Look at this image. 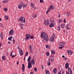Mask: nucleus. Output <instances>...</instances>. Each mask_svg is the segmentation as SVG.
<instances>
[{
	"label": "nucleus",
	"mask_w": 74,
	"mask_h": 74,
	"mask_svg": "<svg viewBox=\"0 0 74 74\" xmlns=\"http://www.w3.org/2000/svg\"><path fill=\"white\" fill-rule=\"evenodd\" d=\"M19 60H18L17 61V65L18 64H19Z\"/></svg>",
	"instance_id": "603ef678"
},
{
	"label": "nucleus",
	"mask_w": 74,
	"mask_h": 74,
	"mask_svg": "<svg viewBox=\"0 0 74 74\" xmlns=\"http://www.w3.org/2000/svg\"><path fill=\"white\" fill-rule=\"evenodd\" d=\"M30 60H31V57L30 56L27 59V62L28 63L29 62H30L29 61H30Z\"/></svg>",
	"instance_id": "6ab92c4d"
},
{
	"label": "nucleus",
	"mask_w": 74,
	"mask_h": 74,
	"mask_svg": "<svg viewBox=\"0 0 74 74\" xmlns=\"http://www.w3.org/2000/svg\"><path fill=\"white\" fill-rule=\"evenodd\" d=\"M19 25H20L21 26H24V24L22 23H19Z\"/></svg>",
	"instance_id": "2f4dec72"
},
{
	"label": "nucleus",
	"mask_w": 74,
	"mask_h": 74,
	"mask_svg": "<svg viewBox=\"0 0 74 74\" xmlns=\"http://www.w3.org/2000/svg\"><path fill=\"white\" fill-rule=\"evenodd\" d=\"M44 24L45 26H48L49 25V22L48 20H46L45 21H44Z\"/></svg>",
	"instance_id": "39448f33"
},
{
	"label": "nucleus",
	"mask_w": 74,
	"mask_h": 74,
	"mask_svg": "<svg viewBox=\"0 0 74 74\" xmlns=\"http://www.w3.org/2000/svg\"><path fill=\"white\" fill-rule=\"evenodd\" d=\"M50 21L51 23L50 25V27H52L54 26H55V20H53V18L52 17L50 18Z\"/></svg>",
	"instance_id": "f03ea898"
},
{
	"label": "nucleus",
	"mask_w": 74,
	"mask_h": 74,
	"mask_svg": "<svg viewBox=\"0 0 74 74\" xmlns=\"http://www.w3.org/2000/svg\"><path fill=\"white\" fill-rule=\"evenodd\" d=\"M66 15H68V16H70V15H71V14L69 12L66 13Z\"/></svg>",
	"instance_id": "412c9836"
},
{
	"label": "nucleus",
	"mask_w": 74,
	"mask_h": 74,
	"mask_svg": "<svg viewBox=\"0 0 74 74\" xmlns=\"http://www.w3.org/2000/svg\"><path fill=\"white\" fill-rule=\"evenodd\" d=\"M25 67H22V70L23 71V72H24V71H25Z\"/></svg>",
	"instance_id": "c85d7f7f"
},
{
	"label": "nucleus",
	"mask_w": 74,
	"mask_h": 74,
	"mask_svg": "<svg viewBox=\"0 0 74 74\" xmlns=\"http://www.w3.org/2000/svg\"><path fill=\"white\" fill-rule=\"evenodd\" d=\"M21 29H22V30H23V27L22 26H21Z\"/></svg>",
	"instance_id": "3c124183"
},
{
	"label": "nucleus",
	"mask_w": 74,
	"mask_h": 74,
	"mask_svg": "<svg viewBox=\"0 0 74 74\" xmlns=\"http://www.w3.org/2000/svg\"><path fill=\"white\" fill-rule=\"evenodd\" d=\"M67 53H68L69 55H71L72 53H73L72 52V51H71V50H67Z\"/></svg>",
	"instance_id": "ddd939ff"
},
{
	"label": "nucleus",
	"mask_w": 74,
	"mask_h": 74,
	"mask_svg": "<svg viewBox=\"0 0 74 74\" xmlns=\"http://www.w3.org/2000/svg\"><path fill=\"white\" fill-rule=\"evenodd\" d=\"M22 67H25V66H24V64H23V65H22Z\"/></svg>",
	"instance_id": "052dcab7"
},
{
	"label": "nucleus",
	"mask_w": 74,
	"mask_h": 74,
	"mask_svg": "<svg viewBox=\"0 0 74 74\" xmlns=\"http://www.w3.org/2000/svg\"><path fill=\"white\" fill-rule=\"evenodd\" d=\"M51 53L52 54H53V55H54V54H55V51L53 50H52L51 51Z\"/></svg>",
	"instance_id": "b1692460"
},
{
	"label": "nucleus",
	"mask_w": 74,
	"mask_h": 74,
	"mask_svg": "<svg viewBox=\"0 0 74 74\" xmlns=\"http://www.w3.org/2000/svg\"><path fill=\"white\" fill-rule=\"evenodd\" d=\"M66 74H69V72L66 71Z\"/></svg>",
	"instance_id": "e2e57ef3"
},
{
	"label": "nucleus",
	"mask_w": 74,
	"mask_h": 74,
	"mask_svg": "<svg viewBox=\"0 0 74 74\" xmlns=\"http://www.w3.org/2000/svg\"><path fill=\"white\" fill-rule=\"evenodd\" d=\"M40 37L44 40H42V42H44V41L45 43H47V41L49 40V38H48V35H47L44 32H42L41 35H40Z\"/></svg>",
	"instance_id": "f257e3e1"
},
{
	"label": "nucleus",
	"mask_w": 74,
	"mask_h": 74,
	"mask_svg": "<svg viewBox=\"0 0 74 74\" xmlns=\"http://www.w3.org/2000/svg\"><path fill=\"white\" fill-rule=\"evenodd\" d=\"M3 2L4 3H8V0H5V1H3Z\"/></svg>",
	"instance_id": "a878e982"
},
{
	"label": "nucleus",
	"mask_w": 74,
	"mask_h": 74,
	"mask_svg": "<svg viewBox=\"0 0 74 74\" xmlns=\"http://www.w3.org/2000/svg\"><path fill=\"white\" fill-rule=\"evenodd\" d=\"M52 9V10H55V7H54V6H53Z\"/></svg>",
	"instance_id": "de8ad7c7"
},
{
	"label": "nucleus",
	"mask_w": 74,
	"mask_h": 74,
	"mask_svg": "<svg viewBox=\"0 0 74 74\" xmlns=\"http://www.w3.org/2000/svg\"><path fill=\"white\" fill-rule=\"evenodd\" d=\"M34 17V18H36V17H37V15L36 14H35Z\"/></svg>",
	"instance_id": "8fccbe9b"
},
{
	"label": "nucleus",
	"mask_w": 74,
	"mask_h": 74,
	"mask_svg": "<svg viewBox=\"0 0 74 74\" xmlns=\"http://www.w3.org/2000/svg\"><path fill=\"white\" fill-rule=\"evenodd\" d=\"M30 74H33V72H31Z\"/></svg>",
	"instance_id": "774afa93"
},
{
	"label": "nucleus",
	"mask_w": 74,
	"mask_h": 74,
	"mask_svg": "<svg viewBox=\"0 0 74 74\" xmlns=\"http://www.w3.org/2000/svg\"><path fill=\"white\" fill-rule=\"evenodd\" d=\"M53 73H54V74H56V72L57 71L56 70V69H55L54 70H53Z\"/></svg>",
	"instance_id": "aec40b11"
},
{
	"label": "nucleus",
	"mask_w": 74,
	"mask_h": 74,
	"mask_svg": "<svg viewBox=\"0 0 74 74\" xmlns=\"http://www.w3.org/2000/svg\"><path fill=\"white\" fill-rule=\"evenodd\" d=\"M50 39V41H54V37H51Z\"/></svg>",
	"instance_id": "f3484780"
},
{
	"label": "nucleus",
	"mask_w": 74,
	"mask_h": 74,
	"mask_svg": "<svg viewBox=\"0 0 74 74\" xmlns=\"http://www.w3.org/2000/svg\"><path fill=\"white\" fill-rule=\"evenodd\" d=\"M60 25H59L57 27L59 31H60Z\"/></svg>",
	"instance_id": "5701e85b"
},
{
	"label": "nucleus",
	"mask_w": 74,
	"mask_h": 74,
	"mask_svg": "<svg viewBox=\"0 0 74 74\" xmlns=\"http://www.w3.org/2000/svg\"><path fill=\"white\" fill-rule=\"evenodd\" d=\"M45 72L46 74H49L50 73V72H49V71L47 70H45Z\"/></svg>",
	"instance_id": "dca6fc26"
},
{
	"label": "nucleus",
	"mask_w": 74,
	"mask_h": 74,
	"mask_svg": "<svg viewBox=\"0 0 74 74\" xmlns=\"http://www.w3.org/2000/svg\"><path fill=\"white\" fill-rule=\"evenodd\" d=\"M3 10L4 11H8V9H7V8H4L3 9Z\"/></svg>",
	"instance_id": "bb28decb"
},
{
	"label": "nucleus",
	"mask_w": 74,
	"mask_h": 74,
	"mask_svg": "<svg viewBox=\"0 0 74 74\" xmlns=\"http://www.w3.org/2000/svg\"><path fill=\"white\" fill-rule=\"evenodd\" d=\"M60 26H61L62 28H63V27H64V25L61 24V25H60Z\"/></svg>",
	"instance_id": "c756f323"
},
{
	"label": "nucleus",
	"mask_w": 74,
	"mask_h": 74,
	"mask_svg": "<svg viewBox=\"0 0 74 74\" xmlns=\"http://www.w3.org/2000/svg\"><path fill=\"white\" fill-rule=\"evenodd\" d=\"M60 22H61V20H60L59 23H60Z\"/></svg>",
	"instance_id": "0e129e2a"
},
{
	"label": "nucleus",
	"mask_w": 74,
	"mask_h": 74,
	"mask_svg": "<svg viewBox=\"0 0 74 74\" xmlns=\"http://www.w3.org/2000/svg\"><path fill=\"white\" fill-rule=\"evenodd\" d=\"M31 5H34V4H33V3H31Z\"/></svg>",
	"instance_id": "6e6d98bb"
},
{
	"label": "nucleus",
	"mask_w": 74,
	"mask_h": 74,
	"mask_svg": "<svg viewBox=\"0 0 74 74\" xmlns=\"http://www.w3.org/2000/svg\"><path fill=\"white\" fill-rule=\"evenodd\" d=\"M20 51H19L20 55L21 56H22V55H23V51H22V49H19Z\"/></svg>",
	"instance_id": "9b49d317"
},
{
	"label": "nucleus",
	"mask_w": 74,
	"mask_h": 74,
	"mask_svg": "<svg viewBox=\"0 0 74 74\" xmlns=\"http://www.w3.org/2000/svg\"><path fill=\"white\" fill-rule=\"evenodd\" d=\"M59 45L61 47H64L65 45V43L63 42H60L59 43Z\"/></svg>",
	"instance_id": "6e6552de"
},
{
	"label": "nucleus",
	"mask_w": 74,
	"mask_h": 74,
	"mask_svg": "<svg viewBox=\"0 0 74 74\" xmlns=\"http://www.w3.org/2000/svg\"><path fill=\"white\" fill-rule=\"evenodd\" d=\"M0 26L1 27H3V24H2V23H0Z\"/></svg>",
	"instance_id": "f704fd0d"
},
{
	"label": "nucleus",
	"mask_w": 74,
	"mask_h": 74,
	"mask_svg": "<svg viewBox=\"0 0 74 74\" xmlns=\"http://www.w3.org/2000/svg\"><path fill=\"white\" fill-rule=\"evenodd\" d=\"M18 21H21L22 22H23V23H25V19L23 17H21L19 18Z\"/></svg>",
	"instance_id": "20e7f679"
},
{
	"label": "nucleus",
	"mask_w": 74,
	"mask_h": 74,
	"mask_svg": "<svg viewBox=\"0 0 74 74\" xmlns=\"http://www.w3.org/2000/svg\"><path fill=\"white\" fill-rule=\"evenodd\" d=\"M8 42V44H11V42Z\"/></svg>",
	"instance_id": "69168bd1"
},
{
	"label": "nucleus",
	"mask_w": 74,
	"mask_h": 74,
	"mask_svg": "<svg viewBox=\"0 0 74 74\" xmlns=\"http://www.w3.org/2000/svg\"><path fill=\"white\" fill-rule=\"evenodd\" d=\"M64 22V23H66V19H64V20L63 21Z\"/></svg>",
	"instance_id": "37998d69"
},
{
	"label": "nucleus",
	"mask_w": 74,
	"mask_h": 74,
	"mask_svg": "<svg viewBox=\"0 0 74 74\" xmlns=\"http://www.w3.org/2000/svg\"><path fill=\"white\" fill-rule=\"evenodd\" d=\"M5 19L6 20H8V16H5Z\"/></svg>",
	"instance_id": "473e14b6"
},
{
	"label": "nucleus",
	"mask_w": 74,
	"mask_h": 74,
	"mask_svg": "<svg viewBox=\"0 0 74 74\" xmlns=\"http://www.w3.org/2000/svg\"><path fill=\"white\" fill-rule=\"evenodd\" d=\"M34 70L35 71H36V72L37 71V68H34Z\"/></svg>",
	"instance_id": "72a5a7b5"
},
{
	"label": "nucleus",
	"mask_w": 74,
	"mask_h": 74,
	"mask_svg": "<svg viewBox=\"0 0 74 74\" xmlns=\"http://www.w3.org/2000/svg\"><path fill=\"white\" fill-rule=\"evenodd\" d=\"M40 3H43V0H40Z\"/></svg>",
	"instance_id": "79ce46f5"
},
{
	"label": "nucleus",
	"mask_w": 74,
	"mask_h": 74,
	"mask_svg": "<svg viewBox=\"0 0 74 74\" xmlns=\"http://www.w3.org/2000/svg\"><path fill=\"white\" fill-rule=\"evenodd\" d=\"M65 68L66 69H67V68H69V63H67L65 64Z\"/></svg>",
	"instance_id": "4468645a"
},
{
	"label": "nucleus",
	"mask_w": 74,
	"mask_h": 74,
	"mask_svg": "<svg viewBox=\"0 0 74 74\" xmlns=\"http://www.w3.org/2000/svg\"><path fill=\"white\" fill-rule=\"evenodd\" d=\"M14 33V30L12 29L9 32V36H11L13 35Z\"/></svg>",
	"instance_id": "0eeeda50"
},
{
	"label": "nucleus",
	"mask_w": 74,
	"mask_h": 74,
	"mask_svg": "<svg viewBox=\"0 0 74 74\" xmlns=\"http://www.w3.org/2000/svg\"><path fill=\"white\" fill-rule=\"evenodd\" d=\"M53 61H54V59L53 58H51V62H53Z\"/></svg>",
	"instance_id": "e433bc0d"
},
{
	"label": "nucleus",
	"mask_w": 74,
	"mask_h": 74,
	"mask_svg": "<svg viewBox=\"0 0 74 74\" xmlns=\"http://www.w3.org/2000/svg\"><path fill=\"white\" fill-rule=\"evenodd\" d=\"M64 60H67V58H66V57H64V58H63Z\"/></svg>",
	"instance_id": "5fc2aeb1"
},
{
	"label": "nucleus",
	"mask_w": 74,
	"mask_h": 74,
	"mask_svg": "<svg viewBox=\"0 0 74 74\" xmlns=\"http://www.w3.org/2000/svg\"><path fill=\"white\" fill-rule=\"evenodd\" d=\"M2 58L3 60H4L5 59V57L4 56H3Z\"/></svg>",
	"instance_id": "393cba45"
},
{
	"label": "nucleus",
	"mask_w": 74,
	"mask_h": 74,
	"mask_svg": "<svg viewBox=\"0 0 74 74\" xmlns=\"http://www.w3.org/2000/svg\"><path fill=\"white\" fill-rule=\"evenodd\" d=\"M41 67L42 70H44V66L43 65Z\"/></svg>",
	"instance_id": "09e8293b"
},
{
	"label": "nucleus",
	"mask_w": 74,
	"mask_h": 74,
	"mask_svg": "<svg viewBox=\"0 0 74 74\" xmlns=\"http://www.w3.org/2000/svg\"><path fill=\"white\" fill-rule=\"evenodd\" d=\"M46 55L47 56H49V53L48 52H47Z\"/></svg>",
	"instance_id": "7c9ffc66"
},
{
	"label": "nucleus",
	"mask_w": 74,
	"mask_h": 74,
	"mask_svg": "<svg viewBox=\"0 0 74 74\" xmlns=\"http://www.w3.org/2000/svg\"><path fill=\"white\" fill-rule=\"evenodd\" d=\"M47 64L48 66H50V65H51V63H50V62H49L48 63H47Z\"/></svg>",
	"instance_id": "58836bf2"
},
{
	"label": "nucleus",
	"mask_w": 74,
	"mask_h": 74,
	"mask_svg": "<svg viewBox=\"0 0 74 74\" xmlns=\"http://www.w3.org/2000/svg\"><path fill=\"white\" fill-rule=\"evenodd\" d=\"M49 9H48L47 11L46 12V14H48V12H49Z\"/></svg>",
	"instance_id": "c9c22d12"
},
{
	"label": "nucleus",
	"mask_w": 74,
	"mask_h": 74,
	"mask_svg": "<svg viewBox=\"0 0 74 74\" xmlns=\"http://www.w3.org/2000/svg\"><path fill=\"white\" fill-rule=\"evenodd\" d=\"M60 13L59 12L58 13V18H60Z\"/></svg>",
	"instance_id": "49530a36"
},
{
	"label": "nucleus",
	"mask_w": 74,
	"mask_h": 74,
	"mask_svg": "<svg viewBox=\"0 0 74 74\" xmlns=\"http://www.w3.org/2000/svg\"><path fill=\"white\" fill-rule=\"evenodd\" d=\"M16 56V55L14 56V55H13V56H12V58H14V56Z\"/></svg>",
	"instance_id": "4d7b16f0"
},
{
	"label": "nucleus",
	"mask_w": 74,
	"mask_h": 74,
	"mask_svg": "<svg viewBox=\"0 0 74 74\" xmlns=\"http://www.w3.org/2000/svg\"><path fill=\"white\" fill-rule=\"evenodd\" d=\"M59 49H62V48H63V47H59Z\"/></svg>",
	"instance_id": "a18cd8bd"
},
{
	"label": "nucleus",
	"mask_w": 74,
	"mask_h": 74,
	"mask_svg": "<svg viewBox=\"0 0 74 74\" xmlns=\"http://www.w3.org/2000/svg\"><path fill=\"white\" fill-rule=\"evenodd\" d=\"M15 40H13V43H15Z\"/></svg>",
	"instance_id": "13d9d810"
},
{
	"label": "nucleus",
	"mask_w": 74,
	"mask_h": 74,
	"mask_svg": "<svg viewBox=\"0 0 74 74\" xmlns=\"http://www.w3.org/2000/svg\"><path fill=\"white\" fill-rule=\"evenodd\" d=\"M67 68L68 69L69 72V71H70L71 72V68H69H69Z\"/></svg>",
	"instance_id": "cd10ccee"
},
{
	"label": "nucleus",
	"mask_w": 74,
	"mask_h": 74,
	"mask_svg": "<svg viewBox=\"0 0 74 74\" xmlns=\"http://www.w3.org/2000/svg\"><path fill=\"white\" fill-rule=\"evenodd\" d=\"M29 62L30 63H31V64L32 63V64H33L34 65L35 64V61L34 59H33V60H31L30 61H29Z\"/></svg>",
	"instance_id": "9d476101"
},
{
	"label": "nucleus",
	"mask_w": 74,
	"mask_h": 74,
	"mask_svg": "<svg viewBox=\"0 0 74 74\" xmlns=\"http://www.w3.org/2000/svg\"><path fill=\"white\" fill-rule=\"evenodd\" d=\"M29 50H30V52L31 53H32V50L33 49V48L32 47V45H29Z\"/></svg>",
	"instance_id": "f8f14e48"
},
{
	"label": "nucleus",
	"mask_w": 74,
	"mask_h": 74,
	"mask_svg": "<svg viewBox=\"0 0 74 74\" xmlns=\"http://www.w3.org/2000/svg\"><path fill=\"white\" fill-rule=\"evenodd\" d=\"M25 55L27 56V55H28V52H26V53L25 54Z\"/></svg>",
	"instance_id": "ea45409f"
},
{
	"label": "nucleus",
	"mask_w": 74,
	"mask_h": 74,
	"mask_svg": "<svg viewBox=\"0 0 74 74\" xmlns=\"http://www.w3.org/2000/svg\"><path fill=\"white\" fill-rule=\"evenodd\" d=\"M30 37L31 39H33V38H34V37L33 36H31Z\"/></svg>",
	"instance_id": "4c0bfd02"
},
{
	"label": "nucleus",
	"mask_w": 74,
	"mask_h": 74,
	"mask_svg": "<svg viewBox=\"0 0 74 74\" xmlns=\"http://www.w3.org/2000/svg\"><path fill=\"white\" fill-rule=\"evenodd\" d=\"M52 7H53V6L52 5L51 6H50L48 8L49 10L50 11L51 10V9L52 8Z\"/></svg>",
	"instance_id": "2eb2a0df"
},
{
	"label": "nucleus",
	"mask_w": 74,
	"mask_h": 74,
	"mask_svg": "<svg viewBox=\"0 0 74 74\" xmlns=\"http://www.w3.org/2000/svg\"><path fill=\"white\" fill-rule=\"evenodd\" d=\"M22 6L23 8H25V7H27V4H25L21 2L20 3V5H19L18 6V8L19 9H21L22 8Z\"/></svg>",
	"instance_id": "7ed1b4c3"
},
{
	"label": "nucleus",
	"mask_w": 74,
	"mask_h": 74,
	"mask_svg": "<svg viewBox=\"0 0 74 74\" xmlns=\"http://www.w3.org/2000/svg\"><path fill=\"white\" fill-rule=\"evenodd\" d=\"M12 53H10V55H11V56H12Z\"/></svg>",
	"instance_id": "680f3d73"
},
{
	"label": "nucleus",
	"mask_w": 74,
	"mask_h": 74,
	"mask_svg": "<svg viewBox=\"0 0 74 74\" xmlns=\"http://www.w3.org/2000/svg\"><path fill=\"white\" fill-rule=\"evenodd\" d=\"M26 37L25 38V39L26 40H28L30 38V35L29 34H26Z\"/></svg>",
	"instance_id": "423d86ee"
},
{
	"label": "nucleus",
	"mask_w": 74,
	"mask_h": 74,
	"mask_svg": "<svg viewBox=\"0 0 74 74\" xmlns=\"http://www.w3.org/2000/svg\"><path fill=\"white\" fill-rule=\"evenodd\" d=\"M32 64L30 63V62H29L27 67L28 69H30V68H32Z\"/></svg>",
	"instance_id": "1a4fd4ad"
},
{
	"label": "nucleus",
	"mask_w": 74,
	"mask_h": 74,
	"mask_svg": "<svg viewBox=\"0 0 74 74\" xmlns=\"http://www.w3.org/2000/svg\"><path fill=\"white\" fill-rule=\"evenodd\" d=\"M12 38H13V37L12 36H11L10 37H9V38H8V40L9 41H11V40Z\"/></svg>",
	"instance_id": "4be33fe9"
},
{
	"label": "nucleus",
	"mask_w": 74,
	"mask_h": 74,
	"mask_svg": "<svg viewBox=\"0 0 74 74\" xmlns=\"http://www.w3.org/2000/svg\"><path fill=\"white\" fill-rule=\"evenodd\" d=\"M1 45H2V44L1 43H0V47H1Z\"/></svg>",
	"instance_id": "bf43d9fd"
},
{
	"label": "nucleus",
	"mask_w": 74,
	"mask_h": 74,
	"mask_svg": "<svg viewBox=\"0 0 74 74\" xmlns=\"http://www.w3.org/2000/svg\"><path fill=\"white\" fill-rule=\"evenodd\" d=\"M31 7H32V8H34V5H31Z\"/></svg>",
	"instance_id": "864d4df0"
},
{
	"label": "nucleus",
	"mask_w": 74,
	"mask_h": 74,
	"mask_svg": "<svg viewBox=\"0 0 74 74\" xmlns=\"http://www.w3.org/2000/svg\"><path fill=\"white\" fill-rule=\"evenodd\" d=\"M66 29H67V30H68V29H69V28L68 26H66Z\"/></svg>",
	"instance_id": "c03bdc74"
},
{
	"label": "nucleus",
	"mask_w": 74,
	"mask_h": 74,
	"mask_svg": "<svg viewBox=\"0 0 74 74\" xmlns=\"http://www.w3.org/2000/svg\"><path fill=\"white\" fill-rule=\"evenodd\" d=\"M0 36H1V40H2L3 39V34L2 33H1Z\"/></svg>",
	"instance_id": "a211bd4d"
},
{
	"label": "nucleus",
	"mask_w": 74,
	"mask_h": 74,
	"mask_svg": "<svg viewBox=\"0 0 74 74\" xmlns=\"http://www.w3.org/2000/svg\"><path fill=\"white\" fill-rule=\"evenodd\" d=\"M49 46H48V45H46V48H49Z\"/></svg>",
	"instance_id": "a19ab883"
},
{
	"label": "nucleus",
	"mask_w": 74,
	"mask_h": 74,
	"mask_svg": "<svg viewBox=\"0 0 74 74\" xmlns=\"http://www.w3.org/2000/svg\"><path fill=\"white\" fill-rule=\"evenodd\" d=\"M17 48H18V49H19V46H18V47Z\"/></svg>",
	"instance_id": "338daca9"
}]
</instances>
